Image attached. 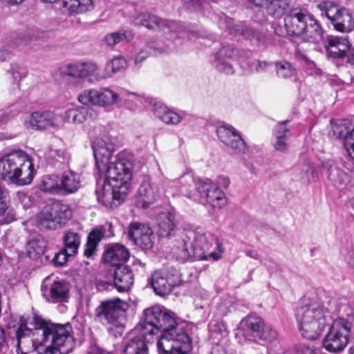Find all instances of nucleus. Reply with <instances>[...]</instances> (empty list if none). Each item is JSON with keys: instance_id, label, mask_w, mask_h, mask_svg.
I'll return each instance as SVG.
<instances>
[{"instance_id": "nucleus-39", "label": "nucleus", "mask_w": 354, "mask_h": 354, "mask_svg": "<svg viewBox=\"0 0 354 354\" xmlns=\"http://www.w3.org/2000/svg\"><path fill=\"white\" fill-rule=\"evenodd\" d=\"M104 235V232L100 229H95L89 233L84 252L86 257H91L95 254L96 248Z\"/></svg>"}, {"instance_id": "nucleus-60", "label": "nucleus", "mask_w": 354, "mask_h": 354, "mask_svg": "<svg viewBox=\"0 0 354 354\" xmlns=\"http://www.w3.org/2000/svg\"><path fill=\"white\" fill-rule=\"evenodd\" d=\"M230 183V180L229 178L222 176L218 178L216 185H218L219 188L223 187L224 189H227L229 187Z\"/></svg>"}, {"instance_id": "nucleus-40", "label": "nucleus", "mask_w": 354, "mask_h": 354, "mask_svg": "<svg viewBox=\"0 0 354 354\" xmlns=\"http://www.w3.org/2000/svg\"><path fill=\"white\" fill-rule=\"evenodd\" d=\"M189 243L185 239H181L177 242L172 248L173 255L176 259L185 261L189 257H194L193 248L189 250Z\"/></svg>"}, {"instance_id": "nucleus-41", "label": "nucleus", "mask_w": 354, "mask_h": 354, "mask_svg": "<svg viewBox=\"0 0 354 354\" xmlns=\"http://www.w3.org/2000/svg\"><path fill=\"white\" fill-rule=\"evenodd\" d=\"M266 8L274 17L282 16L290 5V0H268Z\"/></svg>"}, {"instance_id": "nucleus-54", "label": "nucleus", "mask_w": 354, "mask_h": 354, "mask_svg": "<svg viewBox=\"0 0 354 354\" xmlns=\"http://www.w3.org/2000/svg\"><path fill=\"white\" fill-rule=\"evenodd\" d=\"M71 256H73V254H69L66 250L63 249L53 258L54 264L58 266H63L66 263L68 258Z\"/></svg>"}, {"instance_id": "nucleus-46", "label": "nucleus", "mask_w": 354, "mask_h": 354, "mask_svg": "<svg viewBox=\"0 0 354 354\" xmlns=\"http://www.w3.org/2000/svg\"><path fill=\"white\" fill-rule=\"evenodd\" d=\"M151 228L140 223H132L129 225L128 236L135 243L145 233H148Z\"/></svg>"}, {"instance_id": "nucleus-52", "label": "nucleus", "mask_w": 354, "mask_h": 354, "mask_svg": "<svg viewBox=\"0 0 354 354\" xmlns=\"http://www.w3.org/2000/svg\"><path fill=\"white\" fill-rule=\"evenodd\" d=\"M277 332L273 330L270 326L264 324L263 329L260 333V336L257 339L263 340L266 342H272L277 338Z\"/></svg>"}, {"instance_id": "nucleus-56", "label": "nucleus", "mask_w": 354, "mask_h": 354, "mask_svg": "<svg viewBox=\"0 0 354 354\" xmlns=\"http://www.w3.org/2000/svg\"><path fill=\"white\" fill-rule=\"evenodd\" d=\"M17 198L23 207L27 209L32 205V202L29 196L24 192H17Z\"/></svg>"}, {"instance_id": "nucleus-7", "label": "nucleus", "mask_w": 354, "mask_h": 354, "mask_svg": "<svg viewBox=\"0 0 354 354\" xmlns=\"http://www.w3.org/2000/svg\"><path fill=\"white\" fill-rule=\"evenodd\" d=\"M193 248L194 258L196 260L218 261L224 252L222 243L212 233L203 230H197L194 232L193 241L190 243Z\"/></svg>"}, {"instance_id": "nucleus-30", "label": "nucleus", "mask_w": 354, "mask_h": 354, "mask_svg": "<svg viewBox=\"0 0 354 354\" xmlns=\"http://www.w3.org/2000/svg\"><path fill=\"white\" fill-rule=\"evenodd\" d=\"M202 182H205V179H195L191 176H187L185 180V184L180 189L181 194L191 200L201 203L203 192L198 188V185Z\"/></svg>"}, {"instance_id": "nucleus-61", "label": "nucleus", "mask_w": 354, "mask_h": 354, "mask_svg": "<svg viewBox=\"0 0 354 354\" xmlns=\"http://www.w3.org/2000/svg\"><path fill=\"white\" fill-rule=\"evenodd\" d=\"M15 216H16V214H15V211L12 209H10L7 212L6 216L3 218V222L5 223H9L15 219Z\"/></svg>"}, {"instance_id": "nucleus-64", "label": "nucleus", "mask_w": 354, "mask_h": 354, "mask_svg": "<svg viewBox=\"0 0 354 354\" xmlns=\"http://www.w3.org/2000/svg\"><path fill=\"white\" fill-rule=\"evenodd\" d=\"M347 62L351 66H354V47L349 49V53H347Z\"/></svg>"}, {"instance_id": "nucleus-31", "label": "nucleus", "mask_w": 354, "mask_h": 354, "mask_svg": "<svg viewBox=\"0 0 354 354\" xmlns=\"http://www.w3.org/2000/svg\"><path fill=\"white\" fill-rule=\"evenodd\" d=\"M305 26L304 33L300 35L302 39L312 43H319L322 40L323 30L317 21L311 15Z\"/></svg>"}, {"instance_id": "nucleus-62", "label": "nucleus", "mask_w": 354, "mask_h": 354, "mask_svg": "<svg viewBox=\"0 0 354 354\" xmlns=\"http://www.w3.org/2000/svg\"><path fill=\"white\" fill-rule=\"evenodd\" d=\"M6 347L4 330L0 327V351Z\"/></svg>"}, {"instance_id": "nucleus-45", "label": "nucleus", "mask_w": 354, "mask_h": 354, "mask_svg": "<svg viewBox=\"0 0 354 354\" xmlns=\"http://www.w3.org/2000/svg\"><path fill=\"white\" fill-rule=\"evenodd\" d=\"M328 178L334 186L340 187L346 183L348 176L340 168L331 164L328 167Z\"/></svg>"}, {"instance_id": "nucleus-21", "label": "nucleus", "mask_w": 354, "mask_h": 354, "mask_svg": "<svg viewBox=\"0 0 354 354\" xmlns=\"http://www.w3.org/2000/svg\"><path fill=\"white\" fill-rule=\"evenodd\" d=\"M310 15L300 11H294L286 16L284 26L286 33L291 36L300 37Z\"/></svg>"}, {"instance_id": "nucleus-22", "label": "nucleus", "mask_w": 354, "mask_h": 354, "mask_svg": "<svg viewBox=\"0 0 354 354\" xmlns=\"http://www.w3.org/2000/svg\"><path fill=\"white\" fill-rule=\"evenodd\" d=\"M130 253L128 249L122 244L115 243L110 245L105 250L103 260L113 267L123 266L129 258Z\"/></svg>"}, {"instance_id": "nucleus-35", "label": "nucleus", "mask_w": 354, "mask_h": 354, "mask_svg": "<svg viewBox=\"0 0 354 354\" xmlns=\"http://www.w3.org/2000/svg\"><path fill=\"white\" fill-rule=\"evenodd\" d=\"M127 67V62L124 57L118 56L107 62L102 75H97V80H104L112 77L115 73L124 70Z\"/></svg>"}, {"instance_id": "nucleus-1", "label": "nucleus", "mask_w": 354, "mask_h": 354, "mask_svg": "<svg viewBox=\"0 0 354 354\" xmlns=\"http://www.w3.org/2000/svg\"><path fill=\"white\" fill-rule=\"evenodd\" d=\"M142 335L147 336L162 330L157 342L158 351L163 354H187L192 348V342L183 328L176 323L171 311L160 306H153L144 311Z\"/></svg>"}, {"instance_id": "nucleus-53", "label": "nucleus", "mask_w": 354, "mask_h": 354, "mask_svg": "<svg viewBox=\"0 0 354 354\" xmlns=\"http://www.w3.org/2000/svg\"><path fill=\"white\" fill-rule=\"evenodd\" d=\"M47 155L53 159L65 160L68 159V154L65 150L62 149H54L52 146L48 149Z\"/></svg>"}, {"instance_id": "nucleus-6", "label": "nucleus", "mask_w": 354, "mask_h": 354, "mask_svg": "<svg viewBox=\"0 0 354 354\" xmlns=\"http://www.w3.org/2000/svg\"><path fill=\"white\" fill-rule=\"evenodd\" d=\"M69 205L54 201L46 205L37 214L35 222L42 230H57L63 227L72 217Z\"/></svg>"}, {"instance_id": "nucleus-13", "label": "nucleus", "mask_w": 354, "mask_h": 354, "mask_svg": "<svg viewBox=\"0 0 354 354\" xmlns=\"http://www.w3.org/2000/svg\"><path fill=\"white\" fill-rule=\"evenodd\" d=\"M24 125L28 130L44 131L60 129L63 126V122L53 112L40 111L32 112L25 121Z\"/></svg>"}, {"instance_id": "nucleus-18", "label": "nucleus", "mask_w": 354, "mask_h": 354, "mask_svg": "<svg viewBox=\"0 0 354 354\" xmlns=\"http://www.w3.org/2000/svg\"><path fill=\"white\" fill-rule=\"evenodd\" d=\"M160 197V191L157 185L153 183L151 178H143L137 191L138 205L143 209L148 208Z\"/></svg>"}, {"instance_id": "nucleus-11", "label": "nucleus", "mask_w": 354, "mask_h": 354, "mask_svg": "<svg viewBox=\"0 0 354 354\" xmlns=\"http://www.w3.org/2000/svg\"><path fill=\"white\" fill-rule=\"evenodd\" d=\"M128 304L119 298L102 301L95 310L97 319L108 326L109 330L113 328L120 329L118 322L120 317L127 309Z\"/></svg>"}, {"instance_id": "nucleus-49", "label": "nucleus", "mask_w": 354, "mask_h": 354, "mask_svg": "<svg viewBox=\"0 0 354 354\" xmlns=\"http://www.w3.org/2000/svg\"><path fill=\"white\" fill-rule=\"evenodd\" d=\"M212 335L214 339L221 340L220 343L225 342L228 332L225 326L222 323H216L210 326Z\"/></svg>"}, {"instance_id": "nucleus-3", "label": "nucleus", "mask_w": 354, "mask_h": 354, "mask_svg": "<svg viewBox=\"0 0 354 354\" xmlns=\"http://www.w3.org/2000/svg\"><path fill=\"white\" fill-rule=\"evenodd\" d=\"M32 323L35 326V335L40 342L50 346L53 354L59 351L60 354H68L75 346V341L73 335V327L69 324H54L34 315Z\"/></svg>"}, {"instance_id": "nucleus-32", "label": "nucleus", "mask_w": 354, "mask_h": 354, "mask_svg": "<svg viewBox=\"0 0 354 354\" xmlns=\"http://www.w3.org/2000/svg\"><path fill=\"white\" fill-rule=\"evenodd\" d=\"M177 221L172 212H162L158 216V233L161 236H169L176 227Z\"/></svg>"}, {"instance_id": "nucleus-24", "label": "nucleus", "mask_w": 354, "mask_h": 354, "mask_svg": "<svg viewBox=\"0 0 354 354\" xmlns=\"http://www.w3.org/2000/svg\"><path fill=\"white\" fill-rule=\"evenodd\" d=\"M97 115V112L94 109L80 106L66 110L62 117L64 122L80 124L88 120L95 119Z\"/></svg>"}, {"instance_id": "nucleus-37", "label": "nucleus", "mask_w": 354, "mask_h": 354, "mask_svg": "<svg viewBox=\"0 0 354 354\" xmlns=\"http://www.w3.org/2000/svg\"><path fill=\"white\" fill-rule=\"evenodd\" d=\"M45 248V240L38 235L28 241L26 247L27 254L30 259H36L44 253Z\"/></svg>"}, {"instance_id": "nucleus-19", "label": "nucleus", "mask_w": 354, "mask_h": 354, "mask_svg": "<svg viewBox=\"0 0 354 354\" xmlns=\"http://www.w3.org/2000/svg\"><path fill=\"white\" fill-rule=\"evenodd\" d=\"M48 281L46 278L41 285V291L46 299L52 303L65 301L68 295V284L64 281H54L48 285Z\"/></svg>"}, {"instance_id": "nucleus-23", "label": "nucleus", "mask_w": 354, "mask_h": 354, "mask_svg": "<svg viewBox=\"0 0 354 354\" xmlns=\"http://www.w3.org/2000/svg\"><path fill=\"white\" fill-rule=\"evenodd\" d=\"M264 322L261 317L249 315L243 319L240 323V328L243 335L250 341H257L263 329Z\"/></svg>"}, {"instance_id": "nucleus-16", "label": "nucleus", "mask_w": 354, "mask_h": 354, "mask_svg": "<svg viewBox=\"0 0 354 354\" xmlns=\"http://www.w3.org/2000/svg\"><path fill=\"white\" fill-rule=\"evenodd\" d=\"M97 201L109 208L118 207L128 194H122L120 188L115 187L113 182L106 178L104 184L95 191Z\"/></svg>"}, {"instance_id": "nucleus-44", "label": "nucleus", "mask_w": 354, "mask_h": 354, "mask_svg": "<svg viewBox=\"0 0 354 354\" xmlns=\"http://www.w3.org/2000/svg\"><path fill=\"white\" fill-rule=\"evenodd\" d=\"M64 250L69 254L75 255L78 250L80 245V236L78 233L68 231L64 236Z\"/></svg>"}, {"instance_id": "nucleus-15", "label": "nucleus", "mask_w": 354, "mask_h": 354, "mask_svg": "<svg viewBox=\"0 0 354 354\" xmlns=\"http://www.w3.org/2000/svg\"><path fill=\"white\" fill-rule=\"evenodd\" d=\"M198 188L202 190L201 203L209 204L212 208L221 209L225 205L227 199L223 190L209 179L200 183Z\"/></svg>"}, {"instance_id": "nucleus-38", "label": "nucleus", "mask_w": 354, "mask_h": 354, "mask_svg": "<svg viewBox=\"0 0 354 354\" xmlns=\"http://www.w3.org/2000/svg\"><path fill=\"white\" fill-rule=\"evenodd\" d=\"M59 181L58 176H45L41 180L39 189L44 192L61 194Z\"/></svg>"}, {"instance_id": "nucleus-58", "label": "nucleus", "mask_w": 354, "mask_h": 354, "mask_svg": "<svg viewBox=\"0 0 354 354\" xmlns=\"http://www.w3.org/2000/svg\"><path fill=\"white\" fill-rule=\"evenodd\" d=\"M295 354H315V352L313 348L304 344H301L296 347Z\"/></svg>"}, {"instance_id": "nucleus-57", "label": "nucleus", "mask_w": 354, "mask_h": 354, "mask_svg": "<svg viewBox=\"0 0 354 354\" xmlns=\"http://www.w3.org/2000/svg\"><path fill=\"white\" fill-rule=\"evenodd\" d=\"M333 131L335 135L337 137H342L344 135L346 127L342 122H335L333 124Z\"/></svg>"}, {"instance_id": "nucleus-47", "label": "nucleus", "mask_w": 354, "mask_h": 354, "mask_svg": "<svg viewBox=\"0 0 354 354\" xmlns=\"http://www.w3.org/2000/svg\"><path fill=\"white\" fill-rule=\"evenodd\" d=\"M277 75L279 78L288 79L293 77L296 71L295 68L288 62H279L275 64Z\"/></svg>"}, {"instance_id": "nucleus-2", "label": "nucleus", "mask_w": 354, "mask_h": 354, "mask_svg": "<svg viewBox=\"0 0 354 354\" xmlns=\"http://www.w3.org/2000/svg\"><path fill=\"white\" fill-rule=\"evenodd\" d=\"M93 149L99 172L104 174L115 187H119L122 195L129 194L136 169V161L133 156L123 151L113 158L114 144L112 138L106 135L94 140Z\"/></svg>"}, {"instance_id": "nucleus-20", "label": "nucleus", "mask_w": 354, "mask_h": 354, "mask_svg": "<svg viewBox=\"0 0 354 354\" xmlns=\"http://www.w3.org/2000/svg\"><path fill=\"white\" fill-rule=\"evenodd\" d=\"M238 55V51L232 46H223L214 55V64L220 71L226 74L234 73L232 62H234Z\"/></svg>"}, {"instance_id": "nucleus-36", "label": "nucleus", "mask_w": 354, "mask_h": 354, "mask_svg": "<svg viewBox=\"0 0 354 354\" xmlns=\"http://www.w3.org/2000/svg\"><path fill=\"white\" fill-rule=\"evenodd\" d=\"M333 26L339 32H350L354 28V21L352 16L345 8H342Z\"/></svg>"}, {"instance_id": "nucleus-55", "label": "nucleus", "mask_w": 354, "mask_h": 354, "mask_svg": "<svg viewBox=\"0 0 354 354\" xmlns=\"http://www.w3.org/2000/svg\"><path fill=\"white\" fill-rule=\"evenodd\" d=\"M212 354H234V353L232 349L226 345L225 342L217 343V344L213 347Z\"/></svg>"}, {"instance_id": "nucleus-50", "label": "nucleus", "mask_w": 354, "mask_h": 354, "mask_svg": "<svg viewBox=\"0 0 354 354\" xmlns=\"http://www.w3.org/2000/svg\"><path fill=\"white\" fill-rule=\"evenodd\" d=\"M153 232L150 229L148 233H145L140 239H138L134 244L138 245L144 250L151 249L153 244Z\"/></svg>"}, {"instance_id": "nucleus-63", "label": "nucleus", "mask_w": 354, "mask_h": 354, "mask_svg": "<svg viewBox=\"0 0 354 354\" xmlns=\"http://www.w3.org/2000/svg\"><path fill=\"white\" fill-rule=\"evenodd\" d=\"M268 65L269 64L266 62L259 61L258 64L256 67V71L257 72H264L266 71V68L268 66Z\"/></svg>"}, {"instance_id": "nucleus-33", "label": "nucleus", "mask_w": 354, "mask_h": 354, "mask_svg": "<svg viewBox=\"0 0 354 354\" xmlns=\"http://www.w3.org/2000/svg\"><path fill=\"white\" fill-rule=\"evenodd\" d=\"M97 106L110 108L116 104L120 95L118 93L108 87L97 88Z\"/></svg>"}, {"instance_id": "nucleus-25", "label": "nucleus", "mask_w": 354, "mask_h": 354, "mask_svg": "<svg viewBox=\"0 0 354 354\" xmlns=\"http://www.w3.org/2000/svg\"><path fill=\"white\" fill-rule=\"evenodd\" d=\"M351 48V44L346 37L330 36L326 46L328 57L344 59Z\"/></svg>"}, {"instance_id": "nucleus-8", "label": "nucleus", "mask_w": 354, "mask_h": 354, "mask_svg": "<svg viewBox=\"0 0 354 354\" xmlns=\"http://www.w3.org/2000/svg\"><path fill=\"white\" fill-rule=\"evenodd\" d=\"M350 333L351 326L346 320L342 318L335 320L323 340L324 348L331 353L342 351L348 344Z\"/></svg>"}, {"instance_id": "nucleus-12", "label": "nucleus", "mask_w": 354, "mask_h": 354, "mask_svg": "<svg viewBox=\"0 0 354 354\" xmlns=\"http://www.w3.org/2000/svg\"><path fill=\"white\" fill-rule=\"evenodd\" d=\"M20 326L16 332L17 339V354H53V349L40 342V339H30L25 335L26 322L20 320Z\"/></svg>"}, {"instance_id": "nucleus-59", "label": "nucleus", "mask_w": 354, "mask_h": 354, "mask_svg": "<svg viewBox=\"0 0 354 354\" xmlns=\"http://www.w3.org/2000/svg\"><path fill=\"white\" fill-rule=\"evenodd\" d=\"M110 353L104 350L97 344H93L89 347L87 354H109Z\"/></svg>"}, {"instance_id": "nucleus-28", "label": "nucleus", "mask_w": 354, "mask_h": 354, "mask_svg": "<svg viewBox=\"0 0 354 354\" xmlns=\"http://www.w3.org/2000/svg\"><path fill=\"white\" fill-rule=\"evenodd\" d=\"M61 194L67 195L76 192L81 186L80 176L79 174L73 171H64L59 176Z\"/></svg>"}, {"instance_id": "nucleus-43", "label": "nucleus", "mask_w": 354, "mask_h": 354, "mask_svg": "<svg viewBox=\"0 0 354 354\" xmlns=\"http://www.w3.org/2000/svg\"><path fill=\"white\" fill-rule=\"evenodd\" d=\"M133 37L131 31L113 32L106 35L103 41L107 46L113 47L122 41H130Z\"/></svg>"}, {"instance_id": "nucleus-9", "label": "nucleus", "mask_w": 354, "mask_h": 354, "mask_svg": "<svg viewBox=\"0 0 354 354\" xmlns=\"http://www.w3.org/2000/svg\"><path fill=\"white\" fill-rule=\"evenodd\" d=\"M134 24L149 29L159 28L165 37L174 41L180 36L183 27L176 21L162 19L149 13H140L134 18Z\"/></svg>"}, {"instance_id": "nucleus-10", "label": "nucleus", "mask_w": 354, "mask_h": 354, "mask_svg": "<svg viewBox=\"0 0 354 354\" xmlns=\"http://www.w3.org/2000/svg\"><path fill=\"white\" fill-rule=\"evenodd\" d=\"M181 282V274L174 266L164 267L155 271L150 279L154 292L160 296L169 295L172 289L180 286Z\"/></svg>"}, {"instance_id": "nucleus-48", "label": "nucleus", "mask_w": 354, "mask_h": 354, "mask_svg": "<svg viewBox=\"0 0 354 354\" xmlns=\"http://www.w3.org/2000/svg\"><path fill=\"white\" fill-rule=\"evenodd\" d=\"M97 88H87L78 95L77 100L83 105L97 106Z\"/></svg>"}, {"instance_id": "nucleus-34", "label": "nucleus", "mask_w": 354, "mask_h": 354, "mask_svg": "<svg viewBox=\"0 0 354 354\" xmlns=\"http://www.w3.org/2000/svg\"><path fill=\"white\" fill-rule=\"evenodd\" d=\"M140 330V333L138 336L131 339L126 344L124 348V354H148L147 342H149L150 339H146L145 336L142 335V326Z\"/></svg>"}, {"instance_id": "nucleus-4", "label": "nucleus", "mask_w": 354, "mask_h": 354, "mask_svg": "<svg viewBox=\"0 0 354 354\" xmlns=\"http://www.w3.org/2000/svg\"><path fill=\"white\" fill-rule=\"evenodd\" d=\"M295 317L301 335L309 340L319 339L331 320L328 307L319 302L299 306L297 308Z\"/></svg>"}, {"instance_id": "nucleus-42", "label": "nucleus", "mask_w": 354, "mask_h": 354, "mask_svg": "<svg viewBox=\"0 0 354 354\" xmlns=\"http://www.w3.org/2000/svg\"><path fill=\"white\" fill-rule=\"evenodd\" d=\"M317 8L322 12V15H325L333 24L336 21L342 8H339L333 1H325L317 4Z\"/></svg>"}, {"instance_id": "nucleus-5", "label": "nucleus", "mask_w": 354, "mask_h": 354, "mask_svg": "<svg viewBox=\"0 0 354 354\" xmlns=\"http://www.w3.org/2000/svg\"><path fill=\"white\" fill-rule=\"evenodd\" d=\"M33 175V164L24 151H12L0 158L1 179L24 186L32 182Z\"/></svg>"}, {"instance_id": "nucleus-51", "label": "nucleus", "mask_w": 354, "mask_h": 354, "mask_svg": "<svg viewBox=\"0 0 354 354\" xmlns=\"http://www.w3.org/2000/svg\"><path fill=\"white\" fill-rule=\"evenodd\" d=\"M344 147L351 158L354 160V128L344 136Z\"/></svg>"}, {"instance_id": "nucleus-26", "label": "nucleus", "mask_w": 354, "mask_h": 354, "mask_svg": "<svg viewBox=\"0 0 354 354\" xmlns=\"http://www.w3.org/2000/svg\"><path fill=\"white\" fill-rule=\"evenodd\" d=\"M287 122V120L279 122L274 129V140L272 146L276 151L283 153L288 151V139L290 137V129L286 127Z\"/></svg>"}, {"instance_id": "nucleus-14", "label": "nucleus", "mask_w": 354, "mask_h": 354, "mask_svg": "<svg viewBox=\"0 0 354 354\" xmlns=\"http://www.w3.org/2000/svg\"><path fill=\"white\" fill-rule=\"evenodd\" d=\"M216 133L219 140L234 153L245 152V142L234 127L230 124L221 125L217 128Z\"/></svg>"}, {"instance_id": "nucleus-29", "label": "nucleus", "mask_w": 354, "mask_h": 354, "mask_svg": "<svg viewBox=\"0 0 354 354\" xmlns=\"http://www.w3.org/2000/svg\"><path fill=\"white\" fill-rule=\"evenodd\" d=\"M152 111L158 118L167 124L176 125L183 119V115L171 110L160 102H154Z\"/></svg>"}, {"instance_id": "nucleus-27", "label": "nucleus", "mask_w": 354, "mask_h": 354, "mask_svg": "<svg viewBox=\"0 0 354 354\" xmlns=\"http://www.w3.org/2000/svg\"><path fill=\"white\" fill-rule=\"evenodd\" d=\"M114 284L119 292L128 291L133 283L132 272L125 266L115 268Z\"/></svg>"}, {"instance_id": "nucleus-17", "label": "nucleus", "mask_w": 354, "mask_h": 354, "mask_svg": "<svg viewBox=\"0 0 354 354\" xmlns=\"http://www.w3.org/2000/svg\"><path fill=\"white\" fill-rule=\"evenodd\" d=\"M62 73L75 77H92L91 81L99 82L97 75H102L98 71V66L93 62H81L69 64L61 68Z\"/></svg>"}]
</instances>
